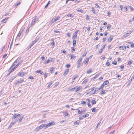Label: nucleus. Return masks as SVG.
Returning a JSON list of instances; mask_svg holds the SVG:
<instances>
[{"instance_id": "1", "label": "nucleus", "mask_w": 134, "mask_h": 134, "mask_svg": "<svg viewBox=\"0 0 134 134\" xmlns=\"http://www.w3.org/2000/svg\"><path fill=\"white\" fill-rule=\"evenodd\" d=\"M18 58L17 59L15 62V63H18L16 65V66L14 67L13 69L12 70H11L10 71V72H12L14 69H15L20 64L21 62H22L21 61H20V62H19L18 60Z\"/></svg>"}, {"instance_id": "2", "label": "nucleus", "mask_w": 134, "mask_h": 134, "mask_svg": "<svg viewBox=\"0 0 134 134\" xmlns=\"http://www.w3.org/2000/svg\"><path fill=\"white\" fill-rule=\"evenodd\" d=\"M54 124V121H51L46 124H44L45 129L50 127L51 125H53Z\"/></svg>"}, {"instance_id": "3", "label": "nucleus", "mask_w": 134, "mask_h": 134, "mask_svg": "<svg viewBox=\"0 0 134 134\" xmlns=\"http://www.w3.org/2000/svg\"><path fill=\"white\" fill-rule=\"evenodd\" d=\"M43 128H45L44 124L41 125L39 127L36 129L35 130L36 131H39Z\"/></svg>"}, {"instance_id": "4", "label": "nucleus", "mask_w": 134, "mask_h": 134, "mask_svg": "<svg viewBox=\"0 0 134 134\" xmlns=\"http://www.w3.org/2000/svg\"><path fill=\"white\" fill-rule=\"evenodd\" d=\"M16 64V63H15L14 62L13 64V65L11 66L10 68L9 69V70H8V71L10 72H9L8 73V75H9L10 74V73L11 72H10V71L11 70H12L14 68H13V66H15Z\"/></svg>"}, {"instance_id": "5", "label": "nucleus", "mask_w": 134, "mask_h": 134, "mask_svg": "<svg viewBox=\"0 0 134 134\" xmlns=\"http://www.w3.org/2000/svg\"><path fill=\"white\" fill-rule=\"evenodd\" d=\"M22 115L21 114H14L13 116L12 117V119H14L17 118V117L21 116Z\"/></svg>"}, {"instance_id": "6", "label": "nucleus", "mask_w": 134, "mask_h": 134, "mask_svg": "<svg viewBox=\"0 0 134 134\" xmlns=\"http://www.w3.org/2000/svg\"><path fill=\"white\" fill-rule=\"evenodd\" d=\"M79 31V30H76V31L75 33H74V35L72 37V39L74 40L75 39V38L77 37V33Z\"/></svg>"}, {"instance_id": "7", "label": "nucleus", "mask_w": 134, "mask_h": 134, "mask_svg": "<svg viewBox=\"0 0 134 134\" xmlns=\"http://www.w3.org/2000/svg\"><path fill=\"white\" fill-rule=\"evenodd\" d=\"M59 18L60 17L59 16H58L57 17H55L54 18H53L52 20L51 25L54 22L58 20Z\"/></svg>"}, {"instance_id": "8", "label": "nucleus", "mask_w": 134, "mask_h": 134, "mask_svg": "<svg viewBox=\"0 0 134 134\" xmlns=\"http://www.w3.org/2000/svg\"><path fill=\"white\" fill-rule=\"evenodd\" d=\"M53 61V58H50L47 61L45 62L44 63V64H47L52 62Z\"/></svg>"}, {"instance_id": "9", "label": "nucleus", "mask_w": 134, "mask_h": 134, "mask_svg": "<svg viewBox=\"0 0 134 134\" xmlns=\"http://www.w3.org/2000/svg\"><path fill=\"white\" fill-rule=\"evenodd\" d=\"M94 89H93V88H92V90L90 91V92H89L88 93H87L86 94H88L89 93H90L91 94H94L95 93V91H94Z\"/></svg>"}, {"instance_id": "10", "label": "nucleus", "mask_w": 134, "mask_h": 134, "mask_svg": "<svg viewBox=\"0 0 134 134\" xmlns=\"http://www.w3.org/2000/svg\"><path fill=\"white\" fill-rule=\"evenodd\" d=\"M101 74V73L100 72L98 73L97 74H96L94 77H93L92 79L94 80L97 78Z\"/></svg>"}, {"instance_id": "11", "label": "nucleus", "mask_w": 134, "mask_h": 134, "mask_svg": "<svg viewBox=\"0 0 134 134\" xmlns=\"http://www.w3.org/2000/svg\"><path fill=\"white\" fill-rule=\"evenodd\" d=\"M69 71V70L68 69H66L65 71L64 72L63 74V75L65 76L68 73Z\"/></svg>"}, {"instance_id": "12", "label": "nucleus", "mask_w": 134, "mask_h": 134, "mask_svg": "<svg viewBox=\"0 0 134 134\" xmlns=\"http://www.w3.org/2000/svg\"><path fill=\"white\" fill-rule=\"evenodd\" d=\"M36 17H35L34 18V19H33V20L32 21V22L31 23V26H32V25H34V24L35 23V22L36 21Z\"/></svg>"}, {"instance_id": "13", "label": "nucleus", "mask_w": 134, "mask_h": 134, "mask_svg": "<svg viewBox=\"0 0 134 134\" xmlns=\"http://www.w3.org/2000/svg\"><path fill=\"white\" fill-rule=\"evenodd\" d=\"M113 36H111L108 39V41L109 42H111L113 40Z\"/></svg>"}, {"instance_id": "14", "label": "nucleus", "mask_w": 134, "mask_h": 134, "mask_svg": "<svg viewBox=\"0 0 134 134\" xmlns=\"http://www.w3.org/2000/svg\"><path fill=\"white\" fill-rule=\"evenodd\" d=\"M22 32V31H19V33L18 34V35H17V38H19L20 37V36H21V33Z\"/></svg>"}, {"instance_id": "15", "label": "nucleus", "mask_w": 134, "mask_h": 134, "mask_svg": "<svg viewBox=\"0 0 134 134\" xmlns=\"http://www.w3.org/2000/svg\"><path fill=\"white\" fill-rule=\"evenodd\" d=\"M24 117V116H21L20 117V118L18 120L19 123H20L21 121L23 119Z\"/></svg>"}, {"instance_id": "16", "label": "nucleus", "mask_w": 134, "mask_h": 134, "mask_svg": "<svg viewBox=\"0 0 134 134\" xmlns=\"http://www.w3.org/2000/svg\"><path fill=\"white\" fill-rule=\"evenodd\" d=\"M109 83V82L107 80H106L104 81L103 83V84L104 85H106L108 84Z\"/></svg>"}, {"instance_id": "17", "label": "nucleus", "mask_w": 134, "mask_h": 134, "mask_svg": "<svg viewBox=\"0 0 134 134\" xmlns=\"http://www.w3.org/2000/svg\"><path fill=\"white\" fill-rule=\"evenodd\" d=\"M36 73H39L40 74L42 75L43 73V72L41 71V70H38L36 71Z\"/></svg>"}, {"instance_id": "18", "label": "nucleus", "mask_w": 134, "mask_h": 134, "mask_svg": "<svg viewBox=\"0 0 134 134\" xmlns=\"http://www.w3.org/2000/svg\"><path fill=\"white\" fill-rule=\"evenodd\" d=\"M24 81V80H20L19 81H17L16 83V84L17 85L19 84V83H21L23 82Z\"/></svg>"}, {"instance_id": "19", "label": "nucleus", "mask_w": 134, "mask_h": 134, "mask_svg": "<svg viewBox=\"0 0 134 134\" xmlns=\"http://www.w3.org/2000/svg\"><path fill=\"white\" fill-rule=\"evenodd\" d=\"M89 59L88 58H86L85 59V60L84 62V63L86 64V63L87 64L88 63V61H89Z\"/></svg>"}, {"instance_id": "20", "label": "nucleus", "mask_w": 134, "mask_h": 134, "mask_svg": "<svg viewBox=\"0 0 134 134\" xmlns=\"http://www.w3.org/2000/svg\"><path fill=\"white\" fill-rule=\"evenodd\" d=\"M30 26H29H29H28L27 27V29L26 30V35H27V33H28L29 31V29Z\"/></svg>"}, {"instance_id": "21", "label": "nucleus", "mask_w": 134, "mask_h": 134, "mask_svg": "<svg viewBox=\"0 0 134 134\" xmlns=\"http://www.w3.org/2000/svg\"><path fill=\"white\" fill-rule=\"evenodd\" d=\"M18 76L23 77L24 75L22 72H19L18 75Z\"/></svg>"}, {"instance_id": "22", "label": "nucleus", "mask_w": 134, "mask_h": 134, "mask_svg": "<svg viewBox=\"0 0 134 134\" xmlns=\"http://www.w3.org/2000/svg\"><path fill=\"white\" fill-rule=\"evenodd\" d=\"M92 72V69H90L89 70H88L87 71V74H89L91 73Z\"/></svg>"}, {"instance_id": "23", "label": "nucleus", "mask_w": 134, "mask_h": 134, "mask_svg": "<svg viewBox=\"0 0 134 134\" xmlns=\"http://www.w3.org/2000/svg\"><path fill=\"white\" fill-rule=\"evenodd\" d=\"M72 40H73V41H72L73 45L74 46L76 44V40H75V39L74 40H73V39H72Z\"/></svg>"}, {"instance_id": "24", "label": "nucleus", "mask_w": 134, "mask_h": 134, "mask_svg": "<svg viewBox=\"0 0 134 134\" xmlns=\"http://www.w3.org/2000/svg\"><path fill=\"white\" fill-rule=\"evenodd\" d=\"M74 15L72 14H68L67 15V16L68 17H72V18L74 17Z\"/></svg>"}, {"instance_id": "25", "label": "nucleus", "mask_w": 134, "mask_h": 134, "mask_svg": "<svg viewBox=\"0 0 134 134\" xmlns=\"http://www.w3.org/2000/svg\"><path fill=\"white\" fill-rule=\"evenodd\" d=\"M63 113H64V116H67L68 115H69V114L67 112H63Z\"/></svg>"}, {"instance_id": "26", "label": "nucleus", "mask_w": 134, "mask_h": 134, "mask_svg": "<svg viewBox=\"0 0 134 134\" xmlns=\"http://www.w3.org/2000/svg\"><path fill=\"white\" fill-rule=\"evenodd\" d=\"M82 58H80L77 62V63H80L82 61Z\"/></svg>"}, {"instance_id": "27", "label": "nucleus", "mask_w": 134, "mask_h": 134, "mask_svg": "<svg viewBox=\"0 0 134 134\" xmlns=\"http://www.w3.org/2000/svg\"><path fill=\"white\" fill-rule=\"evenodd\" d=\"M92 111L93 112H95L97 111V109L95 108H93L91 109Z\"/></svg>"}, {"instance_id": "28", "label": "nucleus", "mask_w": 134, "mask_h": 134, "mask_svg": "<svg viewBox=\"0 0 134 134\" xmlns=\"http://www.w3.org/2000/svg\"><path fill=\"white\" fill-rule=\"evenodd\" d=\"M134 79V74L133 75L132 77L130 79L129 81L130 83L132 81V80L133 79Z\"/></svg>"}, {"instance_id": "29", "label": "nucleus", "mask_w": 134, "mask_h": 134, "mask_svg": "<svg viewBox=\"0 0 134 134\" xmlns=\"http://www.w3.org/2000/svg\"><path fill=\"white\" fill-rule=\"evenodd\" d=\"M104 86V85L102 83L101 85L100 86L99 88V89H100V90L101 89H103Z\"/></svg>"}, {"instance_id": "30", "label": "nucleus", "mask_w": 134, "mask_h": 134, "mask_svg": "<svg viewBox=\"0 0 134 134\" xmlns=\"http://www.w3.org/2000/svg\"><path fill=\"white\" fill-rule=\"evenodd\" d=\"M129 33H126V34L123 35V36L124 37H126L129 36Z\"/></svg>"}, {"instance_id": "31", "label": "nucleus", "mask_w": 134, "mask_h": 134, "mask_svg": "<svg viewBox=\"0 0 134 134\" xmlns=\"http://www.w3.org/2000/svg\"><path fill=\"white\" fill-rule=\"evenodd\" d=\"M86 109H83L81 110V114H83L86 111Z\"/></svg>"}, {"instance_id": "32", "label": "nucleus", "mask_w": 134, "mask_h": 134, "mask_svg": "<svg viewBox=\"0 0 134 134\" xmlns=\"http://www.w3.org/2000/svg\"><path fill=\"white\" fill-rule=\"evenodd\" d=\"M37 42L36 40H35L34 41L32 42V44H31V46H33V45L35 44L36 42Z\"/></svg>"}, {"instance_id": "33", "label": "nucleus", "mask_w": 134, "mask_h": 134, "mask_svg": "<svg viewBox=\"0 0 134 134\" xmlns=\"http://www.w3.org/2000/svg\"><path fill=\"white\" fill-rule=\"evenodd\" d=\"M18 121V119L17 120H15L13 122H11V124L13 125L15 124Z\"/></svg>"}, {"instance_id": "34", "label": "nucleus", "mask_w": 134, "mask_h": 134, "mask_svg": "<svg viewBox=\"0 0 134 134\" xmlns=\"http://www.w3.org/2000/svg\"><path fill=\"white\" fill-rule=\"evenodd\" d=\"M79 120H78V121H76V122H75L74 123V125H76V124L78 125L79 124Z\"/></svg>"}, {"instance_id": "35", "label": "nucleus", "mask_w": 134, "mask_h": 134, "mask_svg": "<svg viewBox=\"0 0 134 134\" xmlns=\"http://www.w3.org/2000/svg\"><path fill=\"white\" fill-rule=\"evenodd\" d=\"M80 89L81 88L80 87H78L76 90L75 92H78V91H79L80 90Z\"/></svg>"}, {"instance_id": "36", "label": "nucleus", "mask_w": 134, "mask_h": 134, "mask_svg": "<svg viewBox=\"0 0 134 134\" xmlns=\"http://www.w3.org/2000/svg\"><path fill=\"white\" fill-rule=\"evenodd\" d=\"M87 79H85L84 81H83L82 82V83L83 84H85L87 82Z\"/></svg>"}, {"instance_id": "37", "label": "nucleus", "mask_w": 134, "mask_h": 134, "mask_svg": "<svg viewBox=\"0 0 134 134\" xmlns=\"http://www.w3.org/2000/svg\"><path fill=\"white\" fill-rule=\"evenodd\" d=\"M91 103L92 104H96V102L94 100H92Z\"/></svg>"}, {"instance_id": "38", "label": "nucleus", "mask_w": 134, "mask_h": 134, "mask_svg": "<svg viewBox=\"0 0 134 134\" xmlns=\"http://www.w3.org/2000/svg\"><path fill=\"white\" fill-rule=\"evenodd\" d=\"M50 1H49L48 3L46 5V6L45 7V8H46L47 7H48V5L50 4Z\"/></svg>"}, {"instance_id": "39", "label": "nucleus", "mask_w": 134, "mask_h": 134, "mask_svg": "<svg viewBox=\"0 0 134 134\" xmlns=\"http://www.w3.org/2000/svg\"><path fill=\"white\" fill-rule=\"evenodd\" d=\"M76 88V87H73L71 89H69V88H68V89H69V90H73V91H74V90Z\"/></svg>"}, {"instance_id": "40", "label": "nucleus", "mask_w": 134, "mask_h": 134, "mask_svg": "<svg viewBox=\"0 0 134 134\" xmlns=\"http://www.w3.org/2000/svg\"><path fill=\"white\" fill-rule=\"evenodd\" d=\"M111 25L110 24H109L107 26V29L108 30H109L110 28Z\"/></svg>"}, {"instance_id": "41", "label": "nucleus", "mask_w": 134, "mask_h": 134, "mask_svg": "<svg viewBox=\"0 0 134 134\" xmlns=\"http://www.w3.org/2000/svg\"><path fill=\"white\" fill-rule=\"evenodd\" d=\"M105 93V91L104 90H103V91H101L100 92V94H103Z\"/></svg>"}, {"instance_id": "42", "label": "nucleus", "mask_w": 134, "mask_h": 134, "mask_svg": "<svg viewBox=\"0 0 134 134\" xmlns=\"http://www.w3.org/2000/svg\"><path fill=\"white\" fill-rule=\"evenodd\" d=\"M86 103L84 101H82L81 102V104H84L85 105H86Z\"/></svg>"}, {"instance_id": "43", "label": "nucleus", "mask_w": 134, "mask_h": 134, "mask_svg": "<svg viewBox=\"0 0 134 134\" xmlns=\"http://www.w3.org/2000/svg\"><path fill=\"white\" fill-rule=\"evenodd\" d=\"M77 11L79 12H80L81 13H83V11L81 9H78L77 10Z\"/></svg>"}, {"instance_id": "44", "label": "nucleus", "mask_w": 134, "mask_h": 134, "mask_svg": "<svg viewBox=\"0 0 134 134\" xmlns=\"http://www.w3.org/2000/svg\"><path fill=\"white\" fill-rule=\"evenodd\" d=\"M54 70V69L53 68H52L50 69V70L51 71V73H52V71H53Z\"/></svg>"}, {"instance_id": "45", "label": "nucleus", "mask_w": 134, "mask_h": 134, "mask_svg": "<svg viewBox=\"0 0 134 134\" xmlns=\"http://www.w3.org/2000/svg\"><path fill=\"white\" fill-rule=\"evenodd\" d=\"M115 132V130H114L110 132L109 134H113Z\"/></svg>"}, {"instance_id": "46", "label": "nucleus", "mask_w": 134, "mask_h": 134, "mask_svg": "<svg viewBox=\"0 0 134 134\" xmlns=\"http://www.w3.org/2000/svg\"><path fill=\"white\" fill-rule=\"evenodd\" d=\"M77 110L78 113L79 114H81V111H80L79 109H77Z\"/></svg>"}, {"instance_id": "47", "label": "nucleus", "mask_w": 134, "mask_h": 134, "mask_svg": "<svg viewBox=\"0 0 134 134\" xmlns=\"http://www.w3.org/2000/svg\"><path fill=\"white\" fill-rule=\"evenodd\" d=\"M105 46V45H103L102 48L101 49V50L102 51L104 49V48Z\"/></svg>"}, {"instance_id": "48", "label": "nucleus", "mask_w": 134, "mask_h": 134, "mask_svg": "<svg viewBox=\"0 0 134 134\" xmlns=\"http://www.w3.org/2000/svg\"><path fill=\"white\" fill-rule=\"evenodd\" d=\"M132 63L131 60H129L128 62V65H131Z\"/></svg>"}, {"instance_id": "49", "label": "nucleus", "mask_w": 134, "mask_h": 134, "mask_svg": "<svg viewBox=\"0 0 134 134\" xmlns=\"http://www.w3.org/2000/svg\"><path fill=\"white\" fill-rule=\"evenodd\" d=\"M84 115L85 116L84 117H85V118L89 116V114L87 113L85 115Z\"/></svg>"}, {"instance_id": "50", "label": "nucleus", "mask_w": 134, "mask_h": 134, "mask_svg": "<svg viewBox=\"0 0 134 134\" xmlns=\"http://www.w3.org/2000/svg\"><path fill=\"white\" fill-rule=\"evenodd\" d=\"M70 32L67 33L66 34V35H67L68 37H70Z\"/></svg>"}, {"instance_id": "51", "label": "nucleus", "mask_w": 134, "mask_h": 134, "mask_svg": "<svg viewBox=\"0 0 134 134\" xmlns=\"http://www.w3.org/2000/svg\"><path fill=\"white\" fill-rule=\"evenodd\" d=\"M41 58L43 61L44 60H45V58L44 57H41Z\"/></svg>"}, {"instance_id": "52", "label": "nucleus", "mask_w": 134, "mask_h": 134, "mask_svg": "<svg viewBox=\"0 0 134 134\" xmlns=\"http://www.w3.org/2000/svg\"><path fill=\"white\" fill-rule=\"evenodd\" d=\"M112 63L113 64L116 65L117 64V62L116 61H114L113 62H112Z\"/></svg>"}, {"instance_id": "53", "label": "nucleus", "mask_w": 134, "mask_h": 134, "mask_svg": "<svg viewBox=\"0 0 134 134\" xmlns=\"http://www.w3.org/2000/svg\"><path fill=\"white\" fill-rule=\"evenodd\" d=\"M110 63L109 62H107L106 63V65L107 66H109L110 65Z\"/></svg>"}, {"instance_id": "54", "label": "nucleus", "mask_w": 134, "mask_h": 134, "mask_svg": "<svg viewBox=\"0 0 134 134\" xmlns=\"http://www.w3.org/2000/svg\"><path fill=\"white\" fill-rule=\"evenodd\" d=\"M66 66L67 68H68L70 66V65L69 64H68L66 65Z\"/></svg>"}, {"instance_id": "55", "label": "nucleus", "mask_w": 134, "mask_h": 134, "mask_svg": "<svg viewBox=\"0 0 134 134\" xmlns=\"http://www.w3.org/2000/svg\"><path fill=\"white\" fill-rule=\"evenodd\" d=\"M54 32L56 33H60V32L59 31H57V30H55L54 31Z\"/></svg>"}, {"instance_id": "56", "label": "nucleus", "mask_w": 134, "mask_h": 134, "mask_svg": "<svg viewBox=\"0 0 134 134\" xmlns=\"http://www.w3.org/2000/svg\"><path fill=\"white\" fill-rule=\"evenodd\" d=\"M71 48V51L72 52H73L75 51V49L73 47H72Z\"/></svg>"}, {"instance_id": "57", "label": "nucleus", "mask_w": 134, "mask_h": 134, "mask_svg": "<svg viewBox=\"0 0 134 134\" xmlns=\"http://www.w3.org/2000/svg\"><path fill=\"white\" fill-rule=\"evenodd\" d=\"M7 54H4L3 57V58H5L7 56Z\"/></svg>"}, {"instance_id": "58", "label": "nucleus", "mask_w": 134, "mask_h": 134, "mask_svg": "<svg viewBox=\"0 0 134 134\" xmlns=\"http://www.w3.org/2000/svg\"><path fill=\"white\" fill-rule=\"evenodd\" d=\"M99 90H100V89H99V88H96L95 89L94 91H95V92H96L98 91Z\"/></svg>"}, {"instance_id": "59", "label": "nucleus", "mask_w": 134, "mask_h": 134, "mask_svg": "<svg viewBox=\"0 0 134 134\" xmlns=\"http://www.w3.org/2000/svg\"><path fill=\"white\" fill-rule=\"evenodd\" d=\"M75 58V57L73 55H71V56L70 58L71 59H72V58Z\"/></svg>"}, {"instance_id": "60", "label": "nucleus", "mask_w": 134, "mask_h": 134, "mask_svg": "<svg viewBox=\"0 0 134 134\" xmlns=\"http://www.w3.org/2000/svg\"><path fill=\"white\" fill-rule=\"evenodd\" d=\"M122 49L123 50H124L126 49V47L125 46H122Z\"/></svg>"}, {"instance_id": "61", "label": "nucleus", "mask_w": 134, "mask_h": 134, "mask_svg": "<svg viewBox=\"0 0 134 134\" xmlns=\"http://www.w3.org/2000/svg\"><path fill=\"white\" fill-rule=\"evenodd\" d=\"M52 84V83H50L49 85H48V86L47 87H49L51 86V85Z\"/></svg>"}, {"instance_id": "62", "label": "nucleus", "mask_w": 134, "mask_h": 134, "mask_svg": "<svg viewBox=\"0 0 134 134\" xmlns=\"http://www.w3.org/2000/svg\"><path fill=\"white\" fill-rule=\"evenodd\" d=\"M129 8L131 10H133V8L131 6H129Z\"/></svg>"}, {"instance_id": "63", "label": "nucleus", "mask_w": 134, "mask_h": 134, "mask_svg": "<svg viewBox=\"0 0 134 134\" xmlns=\"http://www.w3.org/2000/svg\"><path fill=\"white\" fill-rule=\"evenodd\" d=\"M131 46L132 47H134V44L132 43L131 44Z\"/></svg>"}, {"instance_id": "64", "label": "nucleus", "mask_w": 134, "mask_h": 134, "mask_svg": "<svg viewBox=\"0 0 134 134\" xmlns=\"http://www.w3.org/2000/svg\"><path fill=\"white\" fill-rule=\"evenodd\" d=\"M124 68V66L122 65L120 66V69L121 70H122L123 69V68Z\"/></svg>"}]
</instances>
